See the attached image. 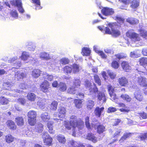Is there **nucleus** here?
Listing matches in <instances>:
<instances>
[{
  "mask_svg": "<svg viewBox=\"0 0 147 147\" xmlns=\"http://www.w3.org/2000/svg\"><path fill=\"white\" fill-rule=\"evenodd\" d=\"M117 110V109L115 108L111 107L108 108L107 112L108 113H111L115 112Z\"/></svg>",
  "mask_w": 147,
  "mask_h": 147,
  "instance_id": "57",
  "label": "nucleus"
},
{
  "mask_svg": "<svg viewBox=\"0 0 147 147\" xmlns=\"http://www.w3.org/2000/svg\"><path fill=\"white\" fill-rule=\"evenodd\" d=\"M64 125L67 130H71L72 127L74 130L77 127L79 130L84 128V123L81 119L77 120L76 116L73 115L70 116L69 122L64 121Z\"/></svg>",
  "mask_w": 147,
  "mask_h": 147,
  "instance_id": "1",
  "label": "nucleus"
},
{
  "mask_svg": "<svg viewBox=\"0 0 147 147\" xmlns=\"http://www.w3.org/2000/svg\"><path fill=\"white\" fill-rule=\"evenodd\" d=\"M109 94L110 96L111 99L112 100H114L117 99L116 94L115 92Z\"/></svg>",
  "mask_w": 147,
  "mask_h": 147,
  "instance_id": "60",
  "label": "nucleus"
},
{
  "mask_svg": "<svg viewBox=\"0 0 147 147\" xmlns=\"http://www.w3.org/2000/svg\"><path fill=\"white\" fill-rule=\"evenodd\" d=\"M81 53L83 56H88L90 55L91 50L88 48L84 47L82 49Z\"/></svg>",
  "mask_w": 147,
  "mask_h": 147,
  "instance_id": "19",
  "label": "nucleus"
},
{
  "mask_svg": "<svg viewBox=\"0 0 147 147\" xmlns=\"http://www.w3.org/2000/svg\"><path fill=\"white\" fill-rule=\"evenodd\" d=\"M105 32V34H111L112 33V31L109 27H106L105 28L104 30Z\"/></svg>",
  "mask_w": 147,
  "mask_h": 147,
  "instance_id": "61",
  "label": "nucleus"
},
{
  "mask_svg": "<svg viewBox=\"0 0 147 147\" xmlns=\"http://www.w3.org/2000/svg\"><path fill=\"white\" fill-rule=\"evenodd\" d=\"M28 122L31 125H34L36 122V118H28Z\"/></svg>",
  "mask_w": 147,
  "mask_h": 147,
  "instance_id": "56",
  "label": "nucleus"
},
{
  "mask_svg": "<svg viewBox=\"0 0 147 147\" xmlns=\"http://www.w3.org/2000/svg\"><path fill=\"white\" fill-rule=\"evenodd\" d=\"M84 86L86 89H88L89 90H90L92 88V84L88 80H86L85 81Z\"/></svg>",
  "mask_w": 147,
  "mask_h": 147,
  "instance_id": "47",
  "label": "nucleus"
},
{
  "mask_svg": "<svg viewBox=\"0 0 147 147\" xmlns=\"http://www.w3.org/2000/svg\"><path fill=\"white\" fill-rule=\"evenodd\" d=\"M111 66L115 69H117L119 67V64L117 61L114 60L111 63Z\"/></svg>",
  "mask_w": 147,
  "mask_h": 147,
  "instance_id": "41",
  "label": "nucleus"
},
{
  "mask_svg": "<svg viewBox=\"0 0 147 147\" xmlns=\"http://www.w3.org/2000/svg\"><path fill=\"white\" fill-rule=\"evenodd\" d=\"M24 76V74L23 73L17 71L16 73L15 74V77L17 79V80L21 79Z\"/></svg>",
  "mask_w": 147,
  "mask_h": 147,
  "instance_id": "42",
  "label": "nucleus"
},
{
  "mask_svg": "<svg viewBox=\"0 0 147 147\" xmlns=\"http://www.w3.org/2000/svg\"><path fill=\"white\" fill-rule=\"evenodd\" d=\"M36 112L34 111H30L28 113V118H36Z\"/></svg>",
  "mask_w": 147,
  "mask_h": 147,
  "instance_id": "43",
  "label": "nucleus"
},
{
  "mask_svg": "<svg viewBox=\"0 0 147 147\" xmlns=\"http://www.w3.org/2000/svg\"><path fill=\"white\" fill-rule=\"evenodd\" d=\"M15 121L17 124L19 126H22L24 124V121L23 118L21 117H18L15 119Z\"/></svg>",
  "mask_w": 147,
  "mask_h": 147,
  "instance_id": "31",
  "label": "nucleus"
},
{
  "mask_svg": "<svg viewBox=\"0 0 147 147\" xmlns=\"http://www.w3.org/2000/svg\"><path fill=\"white\" fill-rule=\"evenodd\" d=\"M139 62L140 65L144 67L147 66V57H144L140 58Z\"/></svg>",
  "mask_w": 147,
  "mask_h": 147,
  "instance_id": "26",
  "label": "nucleus"
},
{
  "mask_svg": "<svg viewBox=\"0 0 147 147\" xmlns=\"http://www.w3.org/2000/svg\"><path fill=\"white\" fill-rule=\"evenodd\" d=\"M63 72L67 75L70 74L72 73L71 66L66 65L63 68Z\"/></svg>",
  "mask_w": 147,
  "mask_h": 147,
  "instance_id": "24",
  "label": "nucleus"
},
{
  "mask_svg": "<svg viewBox=\"0 0 147 147\" xmlns=\"http://www.w3.org/2000/svg\"><path fill=\"white\" fill-rule=\"evenodd\" d=\"M121 129H119L116 131L113 135V138H117L121 136Z\"/></svg>",
  "mask_w": 147,
  "mask_h": 147,
  "instance_id": "53",
  "label": "nucleus"
},
{
  "mask_svg": "<svg viewBox=\"0 0 147 147\" xmlns=\"http://www.w3.org/2000/svg\"><path fill=\"white\" fill-rule=\"evenodd\" d=\"M94 78L95 83H97L98 86L101 85V81L98 75L95 74L94 76Z\"/></svg>",
  "mask_w": 147,
  "mask_h": 147,
  "instance_id": "40",
  "label": "nucleus"
},
{
  "mask_svg": "<svg viewBox=\"0 0 147 147\" xmlns=\"http://www.w3.org/2000/svg\"><path fill=\"white\" fill-rule=\"evenodd\" d=\"M10 14L11 16L16 19H17L18 17V13L16 10H12L10 12Z\"/></svg>",
  "mask_w": 147,
  "mask_h": 147,
  "instance_id": "51",
  "label": "nucleus"
},
{
  "mask_svg": "<svg viewBox=\"0 0 147 147\" xmlns=\"http://www.w3.org/2000/svg\"><path fill=\"white\" fill-rule=\"evenodd\" d=\"M11 3L15 6L18 7V11L20 13H22L24 12V9L23 8L21 0H14L11 1Z\"/></svg>",
  "mask_w": 147,
  "mask_h": 147,
  "instance_id": "5",
  "label": "nucleus"
},
{
  "mask_svg": "<svg viewBox=\"0 0 147 147\" xmlns=\"http://www.w3.org/2000/svg\"><path fill=\"white\" fill-rule=\"evenodd\" d=\"M121 65L123 69L126 72H129L131 69V67L127 61H122L121 63Z\"/></svg>",
  "mask_w": 147,
  "mask_h": 147,
  "instance_id": "11",
  "label": "nucleus"
},
{
  "mask_svg": "<svg viewBox=\"0 0 147 147\" xmlns=\"http://www.w3.org/2000/svg\"><path fill=\"white\" fill-rule=\"evenodd\" d=\"M134 97L139 101L143 100V96L141 91L140 90H136L134 93Z\"/></svg>",
  "mask_w": 147,
  "mask_h": 147,
  "instance_id": "12",
  "label": "nucleus"
},
{
  "mask_svg": "<svg viewBox=\"0 0 147 147\" xmlns=\"http://www.w3.org/2000/svg\"><path fill=\"white\" fill-rule=\"evenodd\" d=\"M139 118L141 119H146L147 118V114L144 112L138 113Z\"/></svg>",
  "mask_w": 147,
  "mask_h": 147,
  "instance_id": "48",
  "label": "nucleus"
},
{
  "mask_svg": "<svg viewBox=\"0 0 147 147\" xmlns=\"http://www.w3.org/2000/svg\"><path fill=\"white\" fill-rule=\"evenodd\" d=\"M94 105V102L92 100H88L87 102L86 108L88 110H91Z\"/></svg>",
  "mask_w": 147,
  "mask_h": 147,
  "instance_id": "32",
  "label": "nucleus"
},
{
  "mask_svg": "<svg viewBox=\"0 0 147 147\" xmlns=\"http://www.w3.org/2000/svg\"><path fill=\"white\" fill-rule=\"evenodd\" d=\"M58 111L59 113L58 116L59 118H62L65 116L66 111L64 107H59Z\"/></svg>",
  "mask_w": 147,
  "mask_h": 147,
  "instance_id": "17",
  "label": "nucleus"
},
{
  "mask_svg": "<svg viewBox=\"0 0 147 147\" xmlns=\"http://www.w3.org/2000/svg\"><path fill=\"white\" fill-rule=\"evenodd\" d=\"M97 100L99 101H102L103 103L105 102L107 100L105 94L102 92H99L97 95Z\"/></svg>",
  "mask_w": 147,
  "mask_h": 147,
  "instance_id": "15",
  "label": "nucleus"
},
{
  "mask_svg": "<svg viewBox=\"0 0 147 147\" xmlns=\"http://www.w3.org/2000/svg\"><path fill=\"white\" fill-rule=\"evenodd\" d=\"M72 73L76 74L78 73L80 71V66L76 63H73L71 65Z\"/></svg>",
  "mask_w": 147,
  "mask_h": 147,
  "instance_id": "18",
  "label": "nucleus"
},
{
  "mask_svg": "<svg viewBox=\"0 0 147 147\" xmlns=\"http://www.w3.org/2000/svg\"><path fill=\"white\" fill-rule=\"evenodd\" d=\"M77 89L76 88L73 86L69 87L67 90V92L68 93L71 94H74L76 93Z\"/></svg>",
  "mask_w": 147,
  "mask_h": 147,
  "instance_id": "36",
  "label": "nucleus"
},
{
  "mask_svg": "<svg viewBox=\"0 0 147 147\" xmlns=\"http://www.w3.org/2000/svg\"><path fill=\"white\" fill-rule=\"evenodd\" d=\"M134 134L133 133L130 132H126L124 133L123 136L121 137L120 139V140L122 141H124L126 140L127 139L129 138L130 137H131Z\"/></svg>",
  "mask_w": 147,
  "mask_h": 147,
  "instance_id": "30",
  "label": "nucleus"
},
{
  "mask_svg": "<svg viewBox=\"0 0 147 147\" xmlns=\"http://www.w3.org/2000/svg\"><path fill=\"white\" fill-rule=\"evenodd\" d=\"M108 26L110 27L112 31L111 35L113 36L117 37L121 35L120 31L117 29H115L116 27L118 26L117 23L116 22L110 23L108 24Z\"/></svg>",
  "mask_w": 147,
  "mask_h": 147,
  "instance_id": "2",
  "label": "nucleus"
},
{
  "mask_svg": "<svg viewBox=\"0 0 147 147\" xmlns=\"http://www.w3.org/2000/svg\"><path fill=\"white\" fill-rule=\"evenodd\" d=\"M50 84L49 82L45 80L42 82L40 85V88L41 90L45 93L49 91Z\"/></svg>",
  "mask_w": 147,
  "mask_h": 147,
  "instance_id": "6",
  "label": "nucleus"
},
{
  "mask_svg": "<svg viewBox=\"0 0 147 147\" xmlns=\"http://www.w3.org/2000/svg\"><path fill=\"white\" fill-rule=\"evenodd\" d=\"M118 105L119 107H122L125 108L124 109L121 108L120 109H119V111H120L121 112H125L128 113L130 111V110L128 108L127 109H125L127 107L125 104L123 103H119Z\"/></svg>",
  "mask_w": 147,
  "mask_h": 147,
  "instance_id": "25",
  "label": "nucleus"
},
{
  "mask_svg": "<svg viewBox=\"0 0 147 147\" xmlns=\"http://www.w3.org/2000/svg\"><path fill=\"white\" fill-rule=\"evenodd\" d=\"M138 138L142 141L145 140H147V138L144 133L142 134L141 135L139 136Z\"/></svg>",
  "mask_w": 147,
  "mask_h": 147,
  "instance_id": "63",
  "label": "nucleus"
},
{
  "mask_svg": "<svg viewBox=\"0 0 147 147\" xmlns=\"http://www.w3.org/2000/svg\"><path fill=\"white\" fill-rule=\"evenodd\" d=\"M122 122L120 119H115V121L112 124L113 127L119 125V124Z\"/></svg>",
  "mask_w": 147,
  "mask_h": 147,
  "instance_id": "55",
  "label": "nucleus"
},
{
  "mask_svg": "<svg viewBox=\"0 0 147 147\" xmlns=\"http://www.w3.org/2000/svg\"><path fill=\"white\" fill-rule=\"evenodd\" d=\"M35 97V95L33 93L28 94L27 95L28 99L32 101L34 100Z\"/></svg>",
  "mask_w": 147,
  "mask_h": 147,
  "instance_id": "54",
  "label": "nucleus"
},
{
  "mask_svg": "<svg viewBox=\"0 0 147 147\" xmlns=\"http://www.w3.org/2000/svg\"><path fill=\"white\" fill-rule=\"evenodd\" d=\"M126 21L131 24H135L138 22V20L134 18H128Z\"/></svg>",
  "mask_w": 147,
  "mask_h": 147,
  "instance_id": "35",
  "label": "nucleus"
},
{
  "mask_svg": "<svg viewBox=\"0 0 147 147\" xmlns=\"http://www.w3.org/2000/svg\"><path fill=\"white\" fill-rule=\"evenodd\" d=\"M115 20L116 21H119L120 23H123L125 20L123 18L119 16H116Z\"/></svg>",
  "mask_w": 147,
  "mask_h": 147,
  "instance_id": "62",
  "label": "nucleus"
},
{
  "mask_svg": "<svg viewBox=\"0 0 147 147\" xmlns=\"http://www.w3.org/2000/svg\"><path fill=\"white\" fill-rule=\"evenodd\" d=\"M29 57L28 53L25 52H23L21 55L20 58L23 60H26L28 59Z\"/></svg>",
  "mask_w": 147,
  "mask_h": 147,
  "instance_id": "44",
  "label": "nucleus"
},
{
  "mask_svg": "<svg viewBox=\"0 0 147 147\" xmlns=\"http://www.w3.org/2000/svg\"><path fill=\"white\" fill-rule=\"evenodd\" d=\"M86 138L89 140H91L94 143H96L97 141V138L93 134L91 133L88 134L86 136Z\"/></svg>",
  "mask_w": 147,
  "mask_h": 147,
  "instance_id": "20",
  "label": "nucleus"
},
{
  "mask_svg": "<svg viewBox=\"0 0 147 147\" xmlns=\"http://www.w3.org/2000/svg\"><path fill=\"white\" fill-rule=\"evenodd\" d=\"M97 53L103 59H105L107 58V56L102 51H98Z\"/></svg>",
  "mask_w": 147,
  "mask_h": 147,
  "instance_id": "64",
  "label": "nucleus"
},
{
  "mask_svg": "<svg viewBox=\"0 0 147 147\" xmlns=\"http://www.w3.org/2000/svg\"><path fill=\"white\" fill-rule=\"evenodd\" d=\"M12 86V85L10 82H8L4 83L3 84V89H5V91L7 90H9L10 89L9 88H8L9 87H11Z\"/></svg>",
  "mask_w": 147,
  "mask_h": 147,
  "instance_id": "46",
  "label": "nucleus"
},
{
  "mask_svg": "<svg viewBox=\"0 0 147 147\" xmlns=\"http://www.w3.org/2000/svg\"><path fill=\"white\" fill-rule=\"evenodd\" d=\"M140 33V34L144 38L147 39V31L144 30L143 29L140 28L138 30Z\"/></svg>",
  "mask_w": 147,
  "mask_h": 147,
  "instance_id": "34",
  "label": "nucleus"
},
{
  "mask_svg": "<svg viewBox=\"0 0 147 147\" xmlns=\"http://www.w3.org/2000/svg\"><path fill=\"white\" fill-rule=\"evenodd\" d=\"M58 102L55 100L53 101L50 105V109L53 111H55L57 107Z\"/></svg>",
  "mask_w": 147,
  "mask_h": 147,
  "instance_id": "37",
  "label": "nucleus"
},
{
  "mask_svg": "<svg viewBox=\"0 0 147 147\" xmlns=\"http://www.w3.org/2000/svg\"><path fill=\"white\" fill-rule=\"evenodd\" d=\"M118 82L119 85L122 87H126L129 84L128 79L124 76H122L119 78Z\"/></svg>",
  "mask_w": 147,
  "mask_h": 147,
  "instance_id": "8",
  "label": "nucleus"
},
{
  "mask_svg": "<svg viewBox=\"0 0 147 147\" xmlns=\"http://www.w3.org/2000/svg\"><path fill=\"white\" fill-rule=\"evenodd\" d=\"M130 7L133 9L136 8L139 5L140 2L138 0H133L131 1Z\"/></svg>",
  "mask_w": 147,
  "mask_h": 147,
  "instance_id": "29",
  "label": "nucleus"
},
{
  "mask_svg": "<svg viewBox=\"0 0 147 147\" xmlns=\"http://www.w3.org/2000/svg\"><path fill=\"white\" fill-rule=\"evenodd\" d=\"M41 117L42 120L44 121H46L47 120L49 119L48 113L46 112L42 113L41 115Z\"/></svg>",
  "mask_w": 147,
  "mask_h": 147,
  "instance_id": "52",
  "label": "nucleus"
},
{
  "mask_svg": "<svg viewBox=\"0 0 147 147\" xmlns=\"http://www.w3.org/2000/svg\"><path fill=\"white\" fill-rule=\"evenodd\" d=\"M137 81L138 85L142 87L147 86V81L146 78L140 76L138 78Z\"/></svg>",
  "mask_w": 147,
  "mask_h": 147,
  "instance_id": "9",
  "label": "nucleus"
},
{
  "mask_svg": "<svg viewBox=\"0 0 147 147\" xmlns=\"http://www.w3.org/2000/svg\"><path fill=\"white\" fill-rule=\"evenodd\" d=\"M104 109V107L100 108L98 107H96L94 111V114L97 117H100L102 113L103 112Z\"/></svg>",
  "mask_w": 147,
  "mask_h": 147,
  "instance_id": "14",
  "label": "nucleus"
},
{
  "mask_svg": "<svg viewBox=\"0 0 147 147\" xmlns=\"http://www.w3.org/2000/svg\"><path fill=\"white\" fill-rule=\"evenodd\" d=\"M101 12L103 15L107 16L113 14L114 13V11L112 8L105 7L102 9Z\"/></svg>",
  "mask_w": 147,
  "mask_h": 147,
  "instance_id": "7",
  "label": "nucleus"
},
{
  "mask_svg": "<svg viewBox=\"0 0 147 147\" xmlns=\"http://www.w3.org/2000/svg\"><path fill=\"white\" fill-rule=\"evenodd\" d=\"M40 58L45 60H48L50 59L49 54L45 52H42L40 54Z\"/></svg>",
  "mask_w": 147,
  "mask_h": 147,
  "instance_id": "33",
  "label": "nucleus"
},
{
  "mask_svg": "<svg viewBox=\"0 0 147 147\" xmlns=\"http://www.w3.org/2000/svg\"><path fill=\"white\" fill-rule=\"evenodd\" d=\"M80 83L81 82L79 79H75L74 80L73 82V85L72 86L77 89L80 87Z\"/></svg>",
  "mask_w": 147,
  "mask_h": 147,
  "instance_id": "38",
  "label": "nucleus"
},
{
  "mask_svg": "<svg viewBox=\"0 0 147 147\" xmlns=\"http://www.w3.org/2000/svg\"><path fill=\"white\" fill-rule=\"evenodd\" d=\"M74 103L77 109H79L82 108L83 105L82 99H75L74 100Z\"/></svg>",
  "mask_w": 147,
  "mask_h": 147,
  "instance_id": "16",
  "label": "nucleus"
},
{
  "mask_svg": "<svg viewBox=\"0 0 147 147\" xmlns=\"http://www.w3.org/2000/svg\"><path fill=\"white\" fill-rule=\"evenodd\" d=\"M107 88L109 94L114 92L115 87L111 85H107Z\"/></svg>",
  "mask_w": 147,
  "mask_h": 147,
  "instance_id": "49",
  "label": "nucleus"
},
{
  "mask_svg": "<svg viewBox=\"0 0 147 147\" xmlns=\"http://www.w3.org/2000/svg\"><path fill=\"white\" fill-rule=\"evenodd\" d=\"M14 139V138L10 134H8L5 137V140L6 142L10 143L13 142Z\"/></svg>",
  "mask_w": 147,
  "mask_h": 147,
  "instance_id": "39",
  "label": "nucleus"
},
{
  "mask_svg": "<svg viewBox=\"0 0 147 147\" xmlns=\"http://www.w3.org/2000/svg\"><path fill=\"white\" fill-rule=\"evenodd\" d=\"M94 128L96 129V131L99 134H100L105 131V127L102 124H101L100 123L96 124L94 125Z\"/></svg>",
  "mask_w": 147,
  "mask_h": 147,
  "instance_id": "10",
  "label": "nucleus"
},
{
  "mask_svg": "<svg viewBox=\"0 0 147 147\" xmlns=\"http://www.w3.org/2000/svg\"><path fill=\"white\" fill-rule=\"evenodd\" d=\"M120 97L123 100L127 102H130L132 100L131 97L129 95L126 94H121Z\"/></svg>",
  "mask_w": 147,
  "mask_h": 147,
  "instance_id": "21",
  "label": "nucleus"
},
{
  "mask_svg": "<svg viewBox=\"0 0 147 147\" xmlns=\"http://www.w3.org/2000/svg\"><path fill=\"white\" fill-rule=\"evenodd\" d=\"M57 139L59 142L62 144H64L66 141V140L64 136L59 134L57 136Z\"/></svg>",
  "mask_w": 147,
  "mask_h": 147,
  "instance_id": "28",
  "label": "nucleus"
},
{
  "mask_svg": "<svg viewBox=\"0 0 147 147\" xmlns=\"http://www.w3.org/2000/svg\"><path fill=\"white\" fill-rule=\"evenodd\" d=\"M54 122L52 121H49L47 123V126L48 128V131L50 134H54L55 130L53 129V125Z\"/></svg>",
  "mask_w": 147,
  "mask_h": 147,
  "instance_id": "13",
  "label": "nucleus"
},
{
  "mask_svg": "<svg viewBox=\"0 0 147 147\" xmlns=\"http://www.w3.org/2000/svg\"><path fill=\"white\" fill-rule=\"evenodd\" d=\"M43 142L48 146L52 145L53 142L52 138L47 132L43 133L42 136Z\"/></svg>",
  "mask_w": 147,
  "mask_h": 147,
  "instance_id": "4",
  "label": "nucleus"
},
{
  "mask_svg": "<svg viewBox=\"0 0 147 147\" xmlns=\"http://www.w3.org/2000/svg\"><path fill=\"white\" fill-rule=\"evenodd\" d=\"M126 35L127 37L131 40H134L135 41H140L141 40L138 34L131 30L127 31L126 32Z\"/></svg>",
  "mask_w": 147,
  "mask_h": 147,
  "instance_id": "3",
  "label": "nucleus"
},
{
  "mask_svg": "<svg viewBox=\"0 0 147 147\" xmlns=\"http://www.w3.org/2000/svg\"><path fill=\"white\" fill-rule=\"evenodd\" d=\"M119 1L124 5H127L130 4L131 0H118Z\"/></svg>",
  "mask_w": 147,
  "mask_h": 147,
  "instance_id": "58",
  "label": "nucleus"
},
{
  "mask_svg": "<svg viewBox=\"0 0 147 147\" xmlns=\"http://www.w3.org/2000/svg\"><path fill=\"white\" fill-rule=\"evenodd\" d=\"M69 60L68 58H62L60 61V62L62 65H65L68 64L69 63Z\"/></svg>",
  "mask_w": 147,
  "mask_h": 147,
  "instance_id": "50",
  "label": "nucleus"
},
{
  "mask_svg": "<svg viewBox=\"0 0 147 147\" xmlns=\"http://www.w3.org/2000/svg\"><path fill=\"white\" fill-rule=\"evenodd\" d=\"M9 100L8 99L2 96L0 97V103L2 105H6L8 103Z\"/></svg>",
  "mask_w": 147,
  "mask_h": 147,
  "instance_id": "45",
  "label": "nucleus"
},
{
  "mask_svg": "<svg viewBox=\"0 0 147 147\" xmlns=\"http://www.w3.org/2000/svg\"><path fill=\"white\" fill-rule=\"evenodd\" d=\"M43 125L42 124L39 123L37 126V131L38 132L40 133L43 130Z\"/></svg>",
  "mask_w": 147,
  "mask_h": 147,
  "instance_id": "59",
  "label": "nucleus"
},
{
  "mask_svg": "<svg viewBox=\"0 0 147 147\" xmlns=\"http://www.w3.org/2000/svg\"><path fill=\"white\" fill-rule=\"evenodd\" d=\"M7 125L8 127L11 129L14 130L16 129V126L13 121L9 120L6 122Z\"/></svg>",
  "mask_w": 147,
  "mask_h": 147,
  "instance_id": "22",
  "label": "nucleus"
},
{
  "mask_svg": "<svg viewBox=\"0 0 147 147\" xmlns=\"http://www.w3.org/2000/svg\"><path fill=\"white\" fill-rule=\"evenodd\" d=\"M115 56L116 57V59L120 60L121 59L126 58L127 56V55L123 53H121L116 54Z\"/></svg>",
  "mask_w": 147,
  "mask_h": 147,
  "instance_id": "27",
  "label": "nucleus"
},
{
  "mask_svg": "<svg viewBox=\"0 0 147 147\" xmlns=\"http://www.w3.org/2000/svg\"><path fill=\"white\" fill-rule=\"evenodd\" d=\"M58 86L59 87V90L62 92L65 91L67 88L66 84L65 83L63 82H60Z\"/></svg>",
  "mask_w": 147,
  "mask_h": 147,
  "instance_id": "23",
  "label": "nucleus"
}]
</instances>
